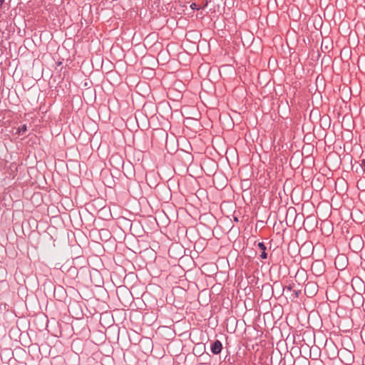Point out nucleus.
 Segmentation results:
<instances>
[{"mask_svg":"<svg viewBox=\"0 0 365 365\" xmlns=\"http://www.w3.org/2000/svg\"><path fill=\"white\" fill-rule=\"evenodd\" d=\"M5 0H0V8L2 6V5L4 4Z\"/></svg>","mask_w":365,"mask_h":365,"instance_id":"nucleus-8","label":"nucleus"},{"mask_svg":"<svg viewBox=\"0 0 365 365\" xmlns=\"http://www.w3.org/2000/svg\"><path fill=\"white\" fill-rule=\"evenodd\" d=\"M357 185H358V187H359L360 185H361V187H365L364 181L361 182V183H359V184H358V183H357Z\"/></svg>","mask_w":365,"mask_h":365,"instance_id":"nucleus-5","label":"nucleus"},{"mask_svg":"<svg viewBox=\"0 0 365 365\" xmlns=\"http://www.w3.org/2000/svg\"><path fill=\"white\" fill-rule=\"evenodd\" d=\"M257 247L262 252V253L260 254V257L263 259H266L267 257V254L265 252L266 246L264 245V242H259L257 244Z\"/></svg>","mask_w":365,"mask_h":365,"instance_id":"nucleus-2","label":"nucleus"},{"mask_svg":"<svg viewBox=\"0 0 365 365\" xmlns=\"http://www.w3.org/2000/svg\"><path fill=\"white\" fill-rule=\"evenodd\" d=\"M222 344L219 340H216L211 345V351L214 354H218L221 352Z\"/></svg>","mask_w":365,"mask_h":365,"instance_id":"nucleus-1","label":"nucleus"},{"mask_svg":"<svg viewBox=\"0 0 365 365\" xmlns=\"http://www.w3.org/2000/svg\"><path fill=\"white\" fill-rule=\"evenodd\" d=\"M344 259V256H339V257H337L336 260H339V259Z\"/></svg>","mask_w":365,"mask_h":365,"instance_id":"nucleus-7","label":"nucleus"},{"mask_svg":"<svg viewBox=\"0 0 365 365\" xmlns=\"http://www.w3.org/2000/svg\"><path fill=\"white\" fill-rule=\"evenodd\" d=\"M294 298H297L299 296V292L297 291H294Z\"/></svg>","mask_w":365,"mask_h":365,"instance_id":"nucleus-6","label":"nucleus"},{"mask_svg":"<svg viewBox=\"0 0 365 365\" xmlns=\"http://www.w3.org/2000/svg\"><path fill=\"white\" fill-rule=\"evenodd\" d=\"M292 289V285H289V286L285 287L284 288V292H291Z\"/></svg>","mask_w":365,"mask_h":365,"instance_id":"nucleus-4","label":"nucleus"},{"mask_svg":"<svg viewBox=\"0 0 365 365\" xmlns=\"http://www.w3.org/2000/svg\"><path fill=\"white\" fill-rule=\"evenodd\" d=\"M27 130L26 125L24 124L18 128V133L19 135H24Z\"/></svg>","mask_w":365,"mask_h":365,"instance_id":"nucleus-3","label":"nucleus"}]
</instances>
